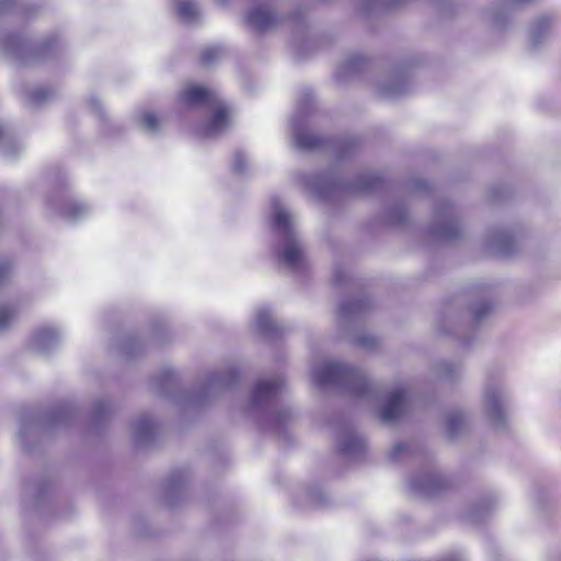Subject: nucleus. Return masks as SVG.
Returning <instances> with one entry per match:
<instances>
[{
  "mask_svg": "<svg viewBox=\"0 0 561 561\" xmlns=\"http://www.w3.org/2000/svg\"><path fill=\"white\" fill-rule=\"evenodd\" d=\"M144 344L136 336H127L119 345V352L127 358H133L140 354Z\"/></svg>",
  "mask_w": 561,
  "mask_h": 561,
  "instance_id": "nucleus-32",
  "label": "nucleus"
},
{
  "mask_svg": "<svg viewBox=\"0 0 561 561\" xmlns=\"http://www.w3.org/2000/svg\"><path fill=\"white\" fill-rule=\"evenodd\" d=\"M221 54L222 49L219 46L206 47L201 54V61L205 66H210L220 58Z\"/></svg>",
  "mask_w": 561,
  "mask_h": 561,
  "instance_id": "nucleus-36",
  "label": "nucleus"
},
{
  "mask_svg": "<svg viewBox=\"0 0 561 561\" xmlns=\"http://www.w3.org/2000/svg\"><path fill=\"white\" fill-rule=\"evenodd\" d=\"M60 217L69 222H77L91 213L89 205L76 198L62 199L60 209H57Z\"/></svg>",
  "mask_w": 561,
  "mask_h": 561,
  "instance_id": "nucleus-24",
  "label": "nucleus"
},
{
  "mask_svg": "<svg viewBox=\"0 0 561 561\" xmlns=\"http://www.w3.org/2000/svg\"><path fill=\"white\" fill-rule=\"evenodd\" d=\"M492 305L489 301H481L471 308L472 319L476 323L481 322L491 311Z\"/></svg>",
  "mask_w": 561,
  "mask_h": 561,
  "instance_id": "nucleus-38",
  "label": "nucleus"
},
{
  "mask_svg": "<svg viewBox=\"0 0 561 561\" xmlns=\"http://www.w3.org/2000/svg\"><path fill=\"white\" fill-rule=\"evenodd\" d=\"M55 94L54 89L46 85H41L31 90L27 94L28 101L33 105H41L49 101Z\"/></svg>",
  "mask_w": 561,
  "mask_h": 561,
  "instance_id": "nucleus-33",
  "label": "nucleus"
},
{
  "mask_svg": "<svg viewBox=\"0 0 561 561\" xmlns=\"http://www.w3.org/2000/svg\"><path fill=\"white\" fill-rule=\"evenodd\" d=\"M181 98L187 105H207L211 110L210 119L201 127L202 136L216 137L229 127L231 106L217 92L201 85H190L183 90Z\"/></svg>",
  "mask_w": 561,
  "mask_h": 561,
  "instance_id": "nucleus-7",
  "label": "nucleus"
},
{
  "mask_svg": "<svg viewBox=\"0 0 561 561\" xmlns=\"http://www.w3.org/2000/svg\"><path fill=\"white\" fill-rule=\"evenodd\" d=\"M507 400L508 392L502 380L489 377L483 389L482 412L485 420L496 430L507 425Z\"/></svg>",
  "mask_w": 561,
  "mask_h": 561,
  "instance_id": "nucleus-10",
  "label": "nucleus"
},
{
  "mask_svg": "<svg viewBox=\"0 0 561 561\" xmlns=\"http://www.w3.org/2000/svg\"><path fill=\"white\" fill-rule=\"evenodd\" d=\"M289 20L291 21V23L294 24L295 26V41H298L297 36L299 32L304 33L305 32V20L302 18V14L301 12L297 11V12H294L290 14L289 16Z\"/></svg>",
  "mask_w": 561,
  "mask_h": 561,
  "instance_id": "nucleus-42",
  "label": "nucleus"
},
{
  "mask_svg": "<svg viewBox=\"0 0 561 561\" xmlns=\"http://www.w3.org/2000/svg\"><path fill=\"white\" fill-rule=\"evenodd\" d=\"M174 10L179 19L187 24H196L201 16L198 4L194 0H174Z\"/></svg>",
  "mask_w": 561,
  "mask_h": 561,
  "instance_id": "nucleus-25",
  "label": "nucleus"
},
{
  "mask_svg": "<svg viewBox=\"0 0 561 561\" xmlns=\"http://www.w3.org/2000/svg\"><path fill=\"white\" fill-rule=\"evenodd\" d=\"M247 21L257 32L275 28L282 23L280 16L264 4L250 9L247 14Z\"/></svg>",
  "mask_w": 561,
  "mask_h": 561,
  "instance_id": "nucleus-19",
  "label": "nucleus"
},
{
  "mask_svg": "<svg viewBox=\"0 0 561 561\" xmlns=\"http://www.w3.org/2000/svg\"><path fill=\"white\" fill-rule=\"evenodd\" d=\"M228 0H218L221 4H225Z\"/></svg>",
  "mask_w": 561,
  "mask_h": 561,
  "instance_id": "nucleus-53",
  "label": "nucleus"
},
{
  "mask_svg": "<svg viewBox=\"0 0 561 561\" xmlns=\"http://www.w3.org/2000/svg\"><path fill=\"white\" fill-rule=\"evenodd\" d=\"M186 481L187 473L184 470L175 471L169 477L164 488L168 505L173 506L175 504V499L181 494Z\"/></svg>",
  "mask_w": 561,
  "mask_h": 561,
  "instance_id": "nucleus-27",
  "label": "nucleus"
},
{
  "mask_svg": "<svg viewBox=\"0 0 561 561\" xmlns=\"http://www.w3.org/2000/svg\"><path fill=\"white\" fill-rule=\"evenodd\" d=\"M516 232L513 229H493L485 239L486 249L495 255L508 256L515 250Z\"/></svg>",
  "mask_w": 561,
  "mask_h": 561,
  "instance_id": "nucleus-18",
  "label": "nucleus"
},
{
  "mask_svg": "<svg viewBox=\"0 0 561 561\" xmlns=\"http://www.w3.org/2000/svg\"><path fill=\"white\" fill-rule=\"evenodd\" d=\"M313 105L312 91L307 89L299 96L297 111L290 119L293 136L296 147L302 151L332 150L336 160L351 157L359 147L357 137H344L340 139H324L302 129L304 118Z\"/></svg>",
  "mask_w": 561,
  "mask_h": 561,
  "instance_id": "nucleus-4",
  "label": "nucleus"
},
{
  "mask_svg": "<svg viewBox=\"0 0 561 561\" xmlns=\"http://www.w3.org/2000/svg\"><path fill=\"white\" fill-rule=\"evenodd\" d=\"M368 64V59L359 54L350 55L336 69L335 77L339 81L350 80L359 75Z\"/></svg>",
  "mask_w": 561,
  "mask_h": 561,
  "instance_id": "nucleus-23",
  "label": "nucleus"
},
{
  "mask_svg": "<svg viewBox=\"0 0 561 561\" xmlns=\"http://www.w3.org/2000/svg\"><path fill=\"white\" fill-rule=\"evenodd\" d=\"M156 437V423L148 414L139 415L133 424V439L137 446H148Z\"/></svg>",
  "mask_w": 561,
  "mask_h": 561,
  "instance_id": "nucleus-21",
  "label": "nucleus"
},
{
  "mask_svg": "<svg viewBox=\"0 0 561 561\" xmlns=\"http://www.w3.org/2000/svg\"><path fill=\"white\" fill-rule=\"evenodd\" d=\"M272 230L276 242L273 254L279 266L294 273H302L308 267L304 242L296 230L294 214L279 201L272 202Z\"/></svg>",
  "mask_w": 561,
  "mask_h": 561,
  "instance_id": "nucleus-2",
  "label": "nucleus"
},
{
  "mask_svg": "<svg viewBox=\"0 0 561 561\" xmlns=\"http://www.w3.org/2000/svg\"><path fill=\"white\" fill-rule=\"evenodd\" d=\"M408 219L407 207L401 203L388 205L383 213V221L387 225L400 226Z\"/></svg>",
  "mask_w": 561,
  "mask_h": 561,
  "instance_id": "nucleus-30",
  "label": "nucleus"
},
{
  "mask_svg": "<svg viewBox=\"0 0 561 561\" xmlns=\"http://www.w3.org/2000/svg\"><path fill=\"white\" fill-rule=\"evenodd\" d=\"M333 283L337 286L345 285L350 279V274L344 266L336 265L332 275Z\"/></svg>",
  "mask_w": 561,
  "mask_h": 561,
  "instance_id": "nucleus-40",
  "label": "nucleus"
},
{
  "mask_svg": "<svg viewBox=\"0 0 561 561\" xmlns=\"http://www.w3.org/2000/svg\"><path fill=\"white\" fill-rule=\"evenodd\" d=\"M467 417L461 410H451L446 415V434L449 439H456L467 430Z\"/></svg>",
  "mask_w": 561,
  "mask_h": 561,
  "instance_id": "nucleus-26",
  "label": "nucleus"
},
{
  "mask_svg": "<svg viewBox=\"0 0 561 561\" xmlns=\"http://www.w3.org/2000/svg\"><path fill=\"white\" fill-rule=\"evenodd\" d=\"M462 343H463L465 345H469V344H470V341H469L468 339H463V340H462Z\"/></svg>",
  "mask_w": 561,
  "mask_h": 561,
  "instance_id": "nucleus-52",
  "label": "nucleus"
},
{
  "mask_svg": "<svg viewBox=\"0 0 561 561\" xmlns=\"http://www.w3.org/2000/svg\"><path fill=\"white\" fill-rule=\"evenodd\" d=\"M301 496L306 499L307 504L310 506H323L328 503L327 494L318 485L302 490Z\"/></svg>",
  "mask_w": 561,
  "mask_h": 561,
  "instance_id": "nucleus-31",
  "label": "nucleus"
},
{
  "mask_svg": "<svg viewBox=\"0 0 561 561\" xmlns=\"http://www.w3.org/2000/svg\"><path fill=\"white\" fill-rule=\"evenodd\" d=\"M4 137V128L0 125V139Z\"/></svg>",
  "mask_w": 561,
  "mask_h": 561,
  "instance_id": "nucleus-50",
  "label": "nucleus"
},
{
  "mask_svg": "<svg viewBox=\"0 0 561 561\" xmlns=\"http://www.w3.org/2000/svg\"><path fill=\"white\" fill-rule=\"evenodd\" d=\"M14 266L8 259L0 260V287L7 285L13 277Z\"/></svg>",
  "mask_w": 561,
  "mask_h": 561,
  "instance_id": "nucleus-37",
  "label": "nucleus"
},
{
  "mask_svg": "<svg viewBox=\"0 0 561 561\" xmlns=\"http://www.w3.org/2000/svg\"><path fill=\"white\" fill-rule=\"evenodd\" d=\"M428 188H430V184L422 179H414L410 183V190L415 193H425L428 191Z\"/></svg>",
  "mask_w": 561,
  "mask_h": 561,
  "instance_id": "nucleus-44",
  "label": "nucleus"
},
{
  "mask_svg": "<svg viewBox=\"0 0 561 561\" xmlns=\"http://www.w3.org/2000/svg\"><path fill=\"white\" fill-rule=\"evenodd\" d=\"M239 371L233 366L214 370L197 380L193 393H185L179 388L176 371L164 368L151 379V385L160 396L169 398L178 405L199 407L231 389L237 383Z\"/></svg>",
  "mask_w": 561,
  "mask_h": 561,
  "instance_id": "nucleus-1",
  "label": "nucleus"
},
{
  "mask_svg": "<svg viewBox=\"0 0 561 561\" xmlns=\"http://www.w3.org/2000/svg\"><path fill=\"white\" fill-rule=\"evenodd\" d=\"M4 154L10 156V157H12V158H14V156H15V154L11 153V152L9 151V149H5V150H4Z\"/></svg>",
  "mask_w": 561,
  "mask_h": 561,
  "instance_id": "nucleus-51",
  "label": "nucleus"
},
{
  "mask_svg": "<svg viewBox=\"0 0 561 561\" xmlns=\"http://www.w3.org/2000/svg\"><path fill=\"white\" fill-rule=\"evenodd\" d=\"M255 327L260 334L274 340L283 334V327L273 318L267 307H260L255 312Z\"/></svg>",
  "mask_w": 561,
  "mask_h": 561,
  "instance_id": "nucleus-20",
  "label": "nucleus"
},
{
  "mask_svg": "<svg viewBox=\"0 0 561 561\" xmlns=\"http://www.w3.org/2000/svg\"><path fill=\"white\" fill-rule=\"evenodd\" d=\"M285 388L283 376L259 380L251 392L247 413L256 420L263 428H271L279 433L280 428L293 417L289 408L275 411L273 403Z\"/></svg>",
  "mask_w": 561,
  "mask_h": 561,
  "instance_id": "nucleus-5",
  "label": "nucleus"
},
{
  "mask_svg": "<svg viewBox=\"0 0 561 561\" xmlns=\"http://www.w3.org/2000/svg\"><path fill=\"white\" fill-rule=\"evenodd\" d=\"M371 306L368 297L362 296L355 300H347L340 305L339 318L342 322H353L362 317Z\"/></svg>",
  "mask_w": 561,
  "mask_h": 561,
  "instance_id": "nucleus-22",
  "label": "nucleus"
},
{
  "mask_svg": "<svg viewBox=\"0 0 561 561\" xmlns=\"http://www.w3.org/2000/svg\"><path fill=\"white\" fill-rule=\"evenodd\" d=\"M114 405L108 397L96 399L92 405V419L95 424L105 422L113 413Z\"/></svg>",
  "mask_w": 561,
  "mask_h": 561,
  "instance_id": "nucleus-29",
  "label": "nucleus"
},
{
  "mask_svg": "<svg viewBox=\"0 0 561 561\" xmlns=\"http://www.w3.org/2000/svg\"><path fill=\"white\" fill-rule=\"evenodd\" d=\"M436 376L446 381H455L462 375V367L460 364L449 360H439L434 367Z\"/></svg>",
  "mask_w": 561,
  "mask_h": 561,
  "instance_id": "nucleus-28",
  "label": "nucleus"
},
{
  "mask_svg": "<svg viewBox=\"0 0 561 561\" xmlns=\"http://www.w3.org/2000/svg\"><path fill=\"white\" fill-rule=\"evenodd\" d=\"M336 448L345 459H358L365 451V438L350 424H343L336 433Z\"/></svg>",
  "mask_w": 561,
  "mask_h": 561,
  "instance_id": "nucleus-12",
  "label": "nucleus"
},
{
  "mask_svg": "<svg viewBox=\"0 0 561 561\" xmlns=\"http://www.w3.org/2000/svg\"><path fill=\"white\" fill-rule=\"evenodd\" d=\"M355 343L365 348H371L377 344V340L373 335H358L355 337Z\"/></svg>",
  "mask_w": 561,
  "mask_h": 561,
  "instance_id": "nucleus-43",
  "label": "nucleus"
},
{
  "mask_svg": "<svg viewBox=\"0 0 561 561\" xmlns=\"http://www.w3.org/2000/svg\"><path fill=\"white\" fill-rule=\"evenodd\" d=\"M77 415L75 407L62 403L51 409L44 420L35 413L21 416L18 437L25 449H31L30 440L36 439L41 433L55 432L68 427Z\"/></svg>",
  "mask_w": 561,
  "mask_h": 561,
  "instance_id": "nucleus-9",
  "label": "nucleus"
},
{
  "mask_svg": "<svg viewBox=\"0 0 561 561\" xmlns=\"http://www.w3.org/2000/svg\"><path fill=\"white\" fill-rule=\"evenodd\" d=\"M314 383L322 390L335 388L358 399L374 400L378 389L365 373L342 362L330 360L314 366L311 371Z\"/></svg>",
  "mask_w": 561,
  "mask_h": 561,
  "instance_id": "nucleus-3",
  "label": "nucleus"
},
{
  "mask_svg": "<svg viewBox=\"0 0 561 561\" xmlns=\"http://www.w3.org/2000/svg\"><path fill=\"white\" fill-rule=\"evenodd\" d=\"M300 181L307 191L319 198H327L337 191L367 194L381 185V178L376 173H362L354 182H343L332 172L305 174Z\"/></svg>",
  "mask_w": 561,
  "mask_h": 561,
  "instance_id": "nucleus-6",
  "label": "nucleus"
},
{
  "mask_svg": "<svg viewBox=\"0 0 561 561\" xmlns=\"http://www.w3.org/2000/svg\"><path fill=\"white\" fill-rule=\"evenodd\" d=\"M88 103H89V106L91 107V110L100 115L101 117L103 116V112H102V107H101V102L100 100L98 99V96L95 95H91L88 100Z\"/></svg>",
  "mask_w": 561,
  "mask_h": 561,
  "instance_id": "nucleus-46",
  "label": "nucleus"
},
{
  "mask_svg": "<svg viewBox=\"0 0 561 561\" xmlns=\"http://www.w3.org/2000/svg\"><path fill=\"white\" fill-rule=\"evenodd\" d=\"M430 232L438 241L447 242L460 238L461 226L449 201L442 199L436 203L434 207V221Z\"/></svg>",
  "mask_w": 561,
  "mask_h": 561,
  "instance_id": "nucleus-11",
  "label": "nucleus"
},
{
  "mask_svg": "<svg viewBox=\"0 0 561 561\" xmlns=\"http://www.w3.org/2000/svg\"><path fill=\"white\" fill-rule=\"evenodd\" d=\"M14 5V0H0V13L7 12Z\"/></svg>",
  "mask_w": 561,
  "mask_h": 561,
  "instance_id": "nucleus-47",
  "label": "nucleus"
},
{
  "mask_svg": "<svg viewBox=\"0 0 561 561\" xmlns=\"http://www.w3.org/2000/svg\"><path fill=\"white\" fill-rule=\"evenodd\" d=\"M490 510H491L490 503H480L471 510L468 518L476 523L481 522L488 516Z\"/></svg>",
  "mask_w": 561,
  "mask_h": 561,
  "instance_id": "nucleus-39",
  "label": "nucleus"
},
{
  "mask_svg": "<svg viewBox=\"0 0 561 561\" xmlns=\"http://www.w3.org/2000/svg\"><path fill=\"white\" fill-rule=\"evenodd\" d=\"M248 160L243 152L237 151L233 156L232 170L238 174H243L247 171Z\"/></svg>",
  "mask_w": 561,
  "mask_h": 561,
  "instance_id": "nucleus-41",
  "label": "nucleus"
},
{
  "mask_svg": "<svg viewBox=\"0 0 561 561\" xmlns=\"http://www.w3.org/2000/svg\"><path fill=\"white\" fill-rule=\"evenodd\" d=\"M139 124L150 134H157L160 129V121L152 112H144L138 117Z\"/></svg>",
  "mask_w": 561,
  "mask_h": 561,
  "instance_id": "nucleus-34",
  "label": "nucleus"
},
{
  "mask_svg": "<svg viewBox=\"0 0 561 561\" xmlns=\"http://www.w3.org/2000/svg\"><path fill=\"white\" fill-rule=\"evenodd\" d=\"M496 191H497V187H492V188H491V194H492V197H493L494 199L500 198V196H497V192H496Z\"/></svg>",
  "mask_w": 561,
  "mask_h": 561,
  "instance_id": "nucleus-48",
  "label": "nucleus"
},
{
  "mask_svg": "<svg viewBox=\"0 0 561 561\" xmlns=\"http://www.w3.org/2000/svg\"><path fill=\"white\" fill-rule=\"evenodd\" d=\"M409 449V446L404 443H398L396 444L391 451H390V458L392 460H397L404 451Z\"/></svg>",
  "mask_w": 561,
  "mask_h": 561,
  "instance_id": "nucleus-45",
  "label": "nucleus"
},
{
  "mask_svg": "<svg viewBox=\"0 0 561 561\" xmlns=\"http://www.w3.org/2000/svg\"><path fill=\"white\" fill-rule=\"evenodd\" d=\"M60 49L61 43L55 34L33 45L20 34L0 33V51L22 65L55 57Z\"/></svg>",
  "mask_w": 561,
  "mask_h": 561,
  "instance_id": "nucleus-8",
  "label": "nucleus"
},
{
  "mask_svg": "<svg viewBox=\"0 0 561 561\" xmlns=\"http://www.w3.org/2000/svg\"><path fill=\"white\" fill-rule=\"evenodd\" d=\"M411 72L405 67H398L386 73L377 83V92L388 99L403 95L410 87Z\"/></svg>",
  "mask_w": 561,
  "mask_h": 561,
  "instance_id": "nucleus-13",
  "label": "nucleus"
},
{
  "mask_svg": "<svg viewBox=\"0 0 561 561\" xmlns=\"http://www.w3.org/2000/svg\"><path fill=\"white\" fill-rule=\"evenodd\" d=\"M447 483L444 477L436 470H427L415 477L410 481L411 491L419 496H435L439 494Z\"/></svg>",
  "mask_w": 561,
  "mask_h": 561,
  "instance_id": "nucleus-16",
  "label": "nucleus"
},
{
  "mask_svg": "<svg viewBox=\"0 0 561 561\" xmlns=\"http://www.w3.org/2000/svg\"><path fill=\"white\" fill-rule=\"evenodd\" d=\"M16 316L14 308L8 305H0V333L8 330Z\"/></svg>",
  "mask_w": 561,
  "mask_h": 561,
  "instance_id": "nucleus-35",
  "label": "nucleus"
},
{
  "mask_svg": "<svg viewBox=\"0 0 561 561\" xmlns=\"http://www.w3.org/2000/svg\"><path fill=\"white\" fill-rule=\"evenodd\" d=\"M48 203H49V205H50V207H51V208H54V209L56 208V209H57V201H55V199H49V202H48Z\"/></svg>",
  "mask_w": 561,
  "mask_h": 561,
  "instance_id": "nucleus-49",
  "label": "nucleus"
},
{
  "mask_svg": "<svg viewBox=\"0 0 561 561\" xmlns=\"http://www.w3.org/2000/svg\"><path fill=\"white\" fill-rule=\"evenodd\" d=\"M557 19L553 13L536 16L528 27V43L531 49L542 48L552 37Z\"/></svg>",
  "mask_w": 561,
  "mask_h": 561,
  "instance_id": "nucleus-14",
  "label": "nucleus"
},
{
  "mask_svg": "<svg viewBox=\"0 0 561 561\" xmlns=\"http://www.w3.org/2000/svg\"><path fill=\"white\" fill-rule=\"evenodd\" d=\"M62 342L61 332L55 327L37 329L30 340V347L37 354L48 355L57 350Z\"/></svg>",
  "mask_w": 561,
  "mask_h": 561,
  "instance_id": "nucleus-17",
  "label": "nucleus"
},
{
  "mask_svg": "<svg viewBox=\"0 0 561 561\" xmlns=\"http://www.w3.org/2000/svg\"><path fill=\"white\" fill-rule=\"evenodd\" d=\"M408 396L405 390L396 389L389 391L377 409L378 419L385 424H392L405 412Z\"/></svg>",
  "mask_w": 561,
  "mask_h": 561,
  "instance_id": "nucleus-15",
  "label": "nucleus"
}]
</instances>
